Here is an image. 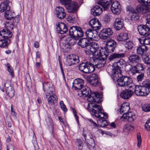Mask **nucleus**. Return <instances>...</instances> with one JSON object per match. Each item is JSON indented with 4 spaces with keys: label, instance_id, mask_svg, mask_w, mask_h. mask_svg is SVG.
I'll use <instances>...</instances> for the list:
<instances>
[{
    "label": "nucleus",
    "instance_id": "obj_1",
    "mask_svg": "<svg viewBox=\"0 0 150 150\" xmlns=\"http://www.w3.org/2000/svg\"><path fill=\"white\" fill-rule=\"evenodd\" d=\"M88 108H92L91 113L93 116L99 119L97 122L98 124L102 127H104L108 125L106 120L108 118V115L106 113L101 112L102 110V106L92 103H88Z\"/></svg>",
    "mask_w": 150,
    "mask_h": 150
},
{
    "label": "nucleus",
    "instance_id": "obj_2",
    "mask_svg": "<svg viewBox=\"0 0 150 150\" xmlns=\"http://www.w3.org/2000/svg\"><path fill=\"white\" fill-rule=\"evenodd\" d=\"M79 92L81 93H78V96L81 97L82 96L84 97H87V100L88 101L91 102V103L96 104L92 102L100 103L102 102L101 95L98 93L92 92L90 88L88 87L84 86Z\"/></svg>",
    "mask_w": 150,
    "mask_h": 150
},
{
    "label": "nucleus",
    "instance_id": "obj_3",
    "mask_svg": "<svg viewBox=\"0 0 150 150\" xmlns=\"http://www.w3.org/2000/svg\"><path fill=\"white\" fill-rule=\"evenodd\" d=\"M135 94L139 96H146L149 92L150 80L146 79L143 81L142 85H137L136 87Z\"/></svg>",
    "mask_w": 150,
    "mask_h": 150
},
{
    "label": "nucleus",
    "instance_id": "obj_4",
    "mask_svg": "<svg viewBox=\"0 0 150 150\" xmlns=\"http://www.w3.org/2000/svg\"><path fill=\"white\" fill-rule=\"evenodd\" d=\"M114 81H116L118 85L120 86H128L131 83V78L129 76H123L121 73L110 75Z\"/></svg>",
    "mask_w": 150,
    "mask_h": 150
},
{
    "label": "nucleus",
    "instance_id": "obj_5",
    "mask_svg": "<svg viewBox=\"0 0 150 150\" xmlns=\"http://www.w3.org/2000/svg\"><path fill=\"white\" fill-rule=\"evenodd\" d=\"M125 64V61L123 59H121L114 64V67L112 65H109L107 69V72L110 75L121 73V69Z\"/></svg>",
    "mask_w": 150,
    "mask_h": 150
},
{
    "label": "nucleus",
    "instance_id": "obj_6",
    "mask_svg": "<svg viewBox=\"0 0 150 150\" xmlns=\"http://www.w3.org/2000/svg\"><path fill=\"white\" fill-rule=\"evenodd\" d=\"M99 57L95 56L92 62L93 66H95L98 68H100L104 66L106 63L105 59L108 56V54L105 52L98 54Z\"/></svg>",
    "mask_w": 150,
    "mask_h": 150
},
{
    "label": "nucleus",
    "instance_id": "obj_7",
    "mask_svg": "<svg viewBox=\"0 0 150 150\" xmlns=\"http://www.w3.org/2000/svg\"><path fill=\"white\" fill-rule=\"evenodd\" d=\"M72 0H60L62 5H64L69 13H74L77 10V4Z\"/></svg>",
    "mask_w": 150,
    "mask_h": 150
},
{
    "label": "nucleus",
    "instance_id": "obj_8",
    "mask_svg": "<svg viewBox=\"0 0 150 150\" xmlns=\"http://www.w3.org/2000/svg\"><path fill=\"white\" fill-rule=\"evenodd\" d=\"M82 135L85 139V141L87 143L86 146L90 148L89 146L94 147L95 146V142L93 139V136L91 133L87 129H83Z\"/></svg>",
    "mask_w": 150,
    "mask_h": 150
},
{
    "label": "nucleus",
    "instance_id": "obj_9",
    "mask_svg": "<svg viewBox=\"0 0 150 150\" xmlns=\"http://www.w3.org/2000/svg\"><path fill=\"white\" fill-rule=\"evenodd\" d=\"M142 5H139L136 9L139 13H147L150 12V0H143Z\"/></svg>",
    "mask_w": 150,
    "mask_h": 150
},
{
    "label": "nucleus",
    "instance_id": "obj_10",
    "mask_svg": "<svg viewBox=\"0 0 150 150\" xmlns=\"http://www.w3.org/2000/svg\"><path fill=\"white\" fill-rule=\"evenodd\" d=\"M70 36H74L77 38L83 37L84 32L82 28L77 26H72L70 27L69 31Z\"/></svg>",
    "mask_w": 150,
    "mask_h": 150
},
{
    "label": "nucleus",
    "instance_id": "obj_11",
    "mask_svg": "<svg viewBox=\"0 0 150 150\" xmlns=\"http://www.w3.org/2000/svg\"><path fill=\"white\" fill-rule=\"evenodd\" d=\"M117 46V42L114 40L112 39L108 40L106 42L103 51L106 53H111L114 52Z\"/></svg>",
    "mask_w": 150,
    "mask_h": 150
},
{
    "label": "nucleus",
    "instance_id": "obj_12",
    "mask_svg": "<svg viewBox=\"0 0 150 150\" xmlns=\"http://www.w3.org/2000/svg\"><path fill=\"white\" fill-rule=\"evenodd\" d=\"M66 64L69 66H71L79 63V62L78 56L73 54H70L66 57Z\"/></svg>",
    "mask_w": 150,
    "mask_h": 150
},
{
    "label": "nucleus",
    "instance_id": "obj_13",
    "mask_svg": "<svg viewBox=\"0 0 150 150\" xmlns=\"http://www.w3.org/2000/svg\"><path fill=\"white\" fill-rule=\"evenodd\" d=\"M4 86L8 96L11 98L13 97L15 95V90L13 86L11 84L10 81H6L4 83Z\"/></svg>",
    "mask_w": 150,
    "mask_h": 150
},
{
    "label": "nucleus",
    "instance_id": "obj_14",
    "mask_svg": "<svg viewBox=\"0 0 150 150\" xmlns=\"http://www.w3.org/2000/svg\"><path fill=\"white\" fill-rule=\"evenodd\" d=\"M137 29L140 35L147 36L150 34V28L148 24L141 25L138 26Z\"/></svg>",
    "mask_w": 150,
    "mask_h": 150
},
{
    "label": "nucleus",
    "instance_id": "obj_15",
    "mask_svg": "<svg viewBox=\"0 0 150 150\" xmlns=\"http://www.w3.org/2000/svg\"><path fill=\"white\" fill-rule=\"evenodd\" d=\"M126 10L130 16L131 19L132 20L137 21L139 18V13L136 10L131 6H127Z\"/></svg>",
    "mask_w": 150,
    "mask_h": 150
},
{
    "label": "nucleus",
    "instance_id": "obj_16",
    "mask_svg": "<svg viewBox=\"0 0 150 150\" xmlns=\"http://www.w3.org/2000/svg\"><path fill=\"white\" fill-rule=\"evenodd\" d=\"M89 46L90 47H89V48L91 49L92 51L94 52L95 53L94 55L95 56L99 57V56H98V54L104 52V50L103 49H100L99 47L98 44L95 42L91 43H90Z\"/></svg>",
    "mask_w": 150,
    "mask_h": 150
},
{
    "label": "nucleus",
    "instance_id": "obj_17",
    "mask_svg": "<svg viewBox=\"0 0 150 150\" xmlns=\"http://www.w3.org/2000/svg\"><path fill=\"white\" fill-rule=\"evenodd\" d=\"M84 81L83 79L78 78L74 81L72 88L75 90H81L84 87Z\"/></svg>",
    "mask_w": 150,
    "mask_h": 150
},
{
    "label": "nucleus",
    "instance_id": "obj_18",
    "mask_svg": "<svg viewBox=\"0 0 150 150\" xmlns=\"http://www.w3.org/2000/svg\"><path fill=\"white\" fill-rule=\"evenodd\" d=\"M46 98L50 105H54L58 101L57 97L54 93V92L49 94H46Z\"/></svg>",
    "mask_w": 150,
    "mask_h": 150
},
{
    "label": "nucleus",
    "instance_id": "obj_19",
    "mask_svg": "<svg viewBox=\"0 0 150 150\" xmlns=\"http://www.w3.org/2000/svg\"><path fill=\"white\" fill-rule=\"evenodd\" d=\"M113 30L110 28L103 29L99 34L101 39L105 40L111 35L113 33Z\"/></svg>",
    "mask_w": 150,
    "mask_h": 150
},
{
    "label": "nucleus",
    "instance_id": "obj_20",
    "mask_svg": "<svg viewBox=\"0 0 150 150\" xmlns=\"http://www.w3.org/2000/svg\"><path fill=\"white\" fill-rule=\"evenodd\" d=\"M112 2L111 7V9L112 12L115 14H119L121 11V6L120 3L117 1H113Z\"/></svg>",
    "mask_w": 150,
    "mask_h": 150
},
{
    "label": "nucleus",
    "instance_id": "obj_21",
    "mask_svg": "<svg viewBox=\"0 0 150 150\" xmlns=\"http://www.w3.org/2000/svg\"><path fill=\"white\" fill-rule=\"evenodd\" d=\"M136 118L135 114L131 112H129L127 114H123L120 117L121 120L125 121L126 120L130 122H133L136 120Z\"/></svg>",
    "mask_w": 150,
    "mask_h": 150
},
{
    "label": "nucleus",
    "instance_id": "obj_22",
    "mask_svg": "<svg viewBox=\"0 0 150 150\" xmlns=\"http://www.w3.org/2000/svg\"><path fill=\"white\" fill-rule=\"evenodd\" d=\"M43 89L45 93L49 94L54 92V89L53 85L47 82L43 83Z\"/></svg>",
    "mask_w": 150,
    "mask_h": 150
},
{
    "label": "nucleus",
    "instance_id": "obj_23",
    "mask_svg": "<svg viewBox=\"0 0 150 150\" xmlns=\"http://www.w3.org/2000/svg\"><path fill=\"white\" fill-rule=\"evenodd\" d=\"M129 63L133 65L140 63L141 61V57L137 54H132L129 57Z\"/></svg>",
    "mask_w": 150,
    "mask_h": 150
},
{
    "label": "nucleus",
    "instance_id": "obj_24",
    "mask_svg": "<svg viewBox=\"0 0 150 150\" xmlns=\"http://www.w3.org/2000/svg\"><path fill=\"white\" fill-rule=\"evenodd\" d=\"M55 13L57 16L60 19L64 18L66 16V13L64 8L60 6L56 8Z\"/></svg>",
    "mask_w": 150,
    "mask_h": 150
},
{
    "label": "nucleus",
    "instance_id": "obj_25",
    "mask_svg": "<svg viewBox=\"0 0 150 150\" xmlns=\"http://www.w3.org/2000/svg\"><path fill=\"white\" fill-rule=\"evenodd\" d=\"M56 29L57 33L61 34L66 33L68 30L66 25L63 23H58Z\"/></svg>",
    "mask_w": 150,
    "mask_h": 150
},
{
    "label": "nucleus",
    "instance_id": "obj_26",
    "mask_svg": "<svg viewBox=\"0 0 150 150\" xmlns=\"http://www.w3.org/2000/svg\"><path fill=\"white\" fill-rule=\"evenodd\" d=\"M3 39L0 40V48L8 49V46L11 43L10 38H2Z\"/></svg>",
    "mask_w": 150,
    "mask_h": 150
},
{
    "label": "nucleus",
    "instance_id": "obj_27",
    "mask_svg": "<svg viewBox=\"0 0 150 150\" xmlns=\"http://www.w3.org/2000/svg\"><path fill=\"white\" fill-rule=\"evenodd\" d=\"M97 34V31L92 29L87 30L85 33L86 38L93 39L95 38Z\"/></svg>",
    "mask_w": 150,
    "mask_h": 150
},
{
    "label": "nucleus",
    "instance_id": "obj_28",
    "mask_svg": "<svg viewBox=\"0 0 150 150\" xmlns=\"http://www.w3.org/2000/svg\"><path fill=\"white\" fill-rule=\"evenodd\" d=\"M134 92L131 90L125 89L120 94L121 97L124 99H128L133 95Z\"/></svg>",
    "mask_w": 150,
    "mask_h": 150
},
{
    "label": "nucleus",
    "instance_id": "obj_29",
    "mask_svg": "<svg viewBox=\"0 0 150 150\" xmlns=\"http://www.w3.org/2000/svg\"><path fill=\"white\" fill-rule=\"evenodd\" d=\"M10 2L8 0H6L1 3L0 4V12L1 13L6 12L8 10H10Z\"/></svg>",
    "mask_w": 150,
    "mask_h": 150
},
{
    "label": "nucleus",
    "instance_id": "obj_30",
    "mask_svg": "<svg viewBox=\"0 0 150 150\" xmlns=\"http://www.w3.org/2000/svg\"><path fill=\"white\" fill-rule=\"evenodd\" d=\"M78 44L82 47H88L90 45V41L86 38H84L79 40Z\"/></svg>",
    "mask_w": 150,
    "mask_h": 150
},
{
    "label": "nucleus",
    "instance_id": "obj_31",
    "mask_svg": "<svg viewBox=\"0 0 150 150\" xmlns=\"http://www.w3.org/2000/svg\"><path fill=\"white\" fill-rule=\"evenodd\" d=\"M130 109L129 104L128 103H123L121 105L120 110V113L121 114H127V112Z\"/></svg>",
    "mask_w": 150,
    "mask_h": 150
},
{
    "label": "nucleus",
    "instance_id": "obj_32",
    "mask_svg": "<svg viewBox=\"0 0 150 150\" xmlns=\"http://www.w3.org/2000/svg\"><path fill=\"white\" fill-rule=\"evenodd\" d=\"M148 48L144 45H141L137 49V53L139 55L142 56L144 53H146Z\"/></svg>",
    "mask_w": 150,
    "mask_h": 150
},
{
    "label": "nucleus",
    "instance_id": "obj_33",
    "mask_svg": "<svg viewBox=\"0 0 150 150\" xmlns=\"http://www.w3.org/2000/svg\"><path fill=\"white\" fill-rule=\"evenodd\" d=\"M89 82L92 86H96L98 83V75L96 74H93L90 76Z\"/></svg>",
    "mask_w": 150,
    "mask_h": 150
},
{
    "label": "nucleus",
    "instance_id": "obj_34",
    "mask_svg": "<svg viewBox=\"0 0 150 150\" xmlns=\"http://www.w3.org/2000/svg\"><path fill=\"white\" fill-rule=\"evenodd\" d=\"M124 25L121 21V18H116L114 23L115 28L117 30H120L123 27Z\"/></svg>",
    "mask_w": 150,
    "mask_h": 150
},
{
    "label": "nucleus",
    "instance_id": "obj_35",
    "mask_svg": "<svg viewBox=\"0 0 150 150\" xmlns=\"http://www.w3.org/2000/svg\"><path fill=\"white\" fill-rule=\"evenodd\" d=\"M129 38V36L126 33H122L116 36V40L118 41H126L125 40Z\"/></svg>",
    "mask_w": 150,
    "mask_h": 150
},
{
    "label": "nucleus",
    "instance_id": "obj_36",
    "mask_svg": "<svg viewBox=\"0 0 150 150\" xmlns=\"http://www.w3.org/2000/svg\"><path fill=\"white\" fill-rule=\"evenodd\" d=\"M103 12L102 8L99 6L96 5L94 6L91 9V13L94 16H97L101 14Z\"/></svg>",
    "mask_w": 150,
    "mask_h": 150
},
{
    "label": "nucleus",
    "instance_id": "obj_37",
    "mask_svg": "<svg viewBox=\"0 0 150 150\" xmlns=\"http://www.w3.org/2000/svg\"><path fill=\"white\" fill-rule=\"evenodd\" d=\"M125 68L127 71L132 75H134L136 73H138L135 65L132 66V65L129 64L127 65Z\"/></svg>",
    "mask_w": 150,
    "mask_h": 150
},
{
    "label": "nucleus",
    "instance_id": "obj_38",
    "mask_svg": "<svg viewBox=\"0 0 150 150\" xmlns=\"http://www.w3.org/2000/svg\"><path fill=\"white\" fill-rule=\"evenodd\" d=\"M125 56V54L123 53H113L110 55L109 58V59L110 61H112L115 59L122 58Z\"/></svg>",
    "mask_w": 150,
    "mask_h": 150
},
{
    "label": "nucleus",
    "instance_id": "obj_39",
    "mask_svg": "<svg viewBox=\"0 0 150 150\" xmlns=\"http://www.w3.org/2000/svg\"><path fill=\"white\" fill-rule=\"evenodd\" d=\"M86 69H87V70H85V71L84 73L86 74L91 73L94 71L95 69L93 63H92L90 62H87V63Z\"/></svg>",
    "mask_w": 150,
    "mask_h": 150
},
{
    "label": "nucleus",
    "instance_id": "obj_40",
    "mask_svg": "<svg viewBox=\"0 0 150 150\" xmlns=\"http://www.w3.org/2000/svg\"><path fill=\"white\" fill-rule=\"evenodd\" d=\"M70 36L67 38L66 40L68 41L67 44L69 46H71L77 42V40L76 37L74 36Z\"/></svg>",
    "mask_w": 150,
    "mask_h": 150
},
{
    "label": "nucleus",
    "instance_id": "obj_41",
    "mask_svg": "<svg viewBox=\"0 0 150 150\" xmlns=\"http://www.w3.org/2000/svg\"><path fill=\"white\" fill-rule=\"evenodd\" d=\"M15 14L14 12L10 11L9 10L6 11L4 14L6 18L8 20H10L14 17Z\"/></svg>",
    "mask_w": 150,
    "mask_h": 150
},
{
    "label": "nucleus",
    "instance_id": "obj_42",
    "mask_svg": "<svg viewBox=\"0 0 150 150\" xmlns=\"http://www.w3.org/2000/svg\"><path fill=\"white\" fill-rule=\"evenodd\" d=\"M87 62H82L78 66V68L79 70L83 72L84 73L85 70H87L86 67L87 66Z\"/></svg>",
    "mask_w": 150,
    "mask_h": 150
},
{
    "label": "nucleus",
    "instance_id": "obj_43",
    "mask_svg": "<svg viewBox=\"0 0 150 150\" xmlns=\"http://www.w3.org/2000/svg\"><path fill=\"white\" fill-rule=\"evenodd\" d=\"M6 28L3 30H6V31L11 32V30L13 29L14 25L12 22L7 23L6 24Z\"/></svg>",
    "mask_w": 150,
    "mask_h": 150
},
{
    "label": "nucleus",
    "instance_id": "obj_44",
    "mask_svg": "<svg viewBox=\"0 0 150 150\" xmlns=\"http://www.w3.org/2000/svg\"><path fill=\"white\" fill-rule=\"evenodd\" d=\"M135 66L138 73H139L144 71V68L143 64L139 63L135 64Z\"/></svg>",
    "mask_w": 150,
    "mask_h": 150
},
{
    "label": "nucleus",
    "instance_id": "obj_45",
    "mask_svg": "<svg viewBox=\"0 0 150 150\" xmlns=\"http://www.w3.org/2000/svg\"><path fill=\"white\" fill-rule=\"evenodd\" d=\"M124 44L125 45V47L128 49H131L134 46V44L132 41L130 40L125 41Z\"/></svg>",
    "mask_w": 150,
    "mask_h": 150
},
{
    "label": "nucleus",
    "instance_id": "obj_46",
    "mask_svg": "<svg viewBox=\"0 0 150 150\" xmlns=\"http://www.w3.org/2000/svg\"><path fill=\"white\" fill-rule=\"evenodd\" d=\"M85 53L91 57L90 58H92V59L93 60L94 58H95V56H94L95 53H94V52L91 51V49L89 48V49H87L85 50Z\"/></svg>",
    "mask_w": 150,
    "mask_h": 150
},
{
    "label": "nucleus",
    "instance_id": "obj_47",
    "mask_svg": "<svg viewBox=\"0 0 150 150\" xmlns=\"http://www.w3.org/2000/svg\"><path fill=\"white\" fill-rule=\"evenodd\" d=\"M101 24L99 22V20L96 23L95 25L93 27H92V28L93 30H96V31L97 30H98L101 27Z\"/></svg>",
    "mask_w": 150,
    "mask_h": 150
},
{
    "label": "nucleus",
    "instance_id": "obj_48",
    "mask_svg": "<svg viewBox=\"0 0 150 150\" xmlns=\"http://www.w3.org/2000/svg\"><path fill=\"white\" fill-rule=\"evenodd\" d=\"M137 85H135L132 82V81L131 79V83H130L128 86H128V88L132 90L134 89V92L135 93V91L136 89V88Z\"/></svg>",
    "mask_w": 150,
    "mask_h": 150
},
{
    "label": "nucleus",
    "instance_id": "obj_49",
    "mask_svg": "<svg viewBox=\"0 0 150 150\" xmlns=\"http://www.w3.org/2000/svg\"><path fill=\"white\" fill-rule=\"evenodd\" d=\"M142 110L145 112L150 111V104H144L142 106Z\"/></svg>",
    "mask_w": 150,
    "mask_h": 150
},
{
    "label": "nucleus",
    "instance_id": "obj_50",
    "mask_svg": "<svg viewBox=\"0 0 150 150\" xmlns=\"http://www.w3.org/2000/svg\"><path fill=\"white\" fill-rule=\"evenodd\" d=\"M46 122L47 125L49 127L50 126L52 127L53 129V123L52 119L51 118L48 117L46 119Z\"/></svg>",
    "mask_w": 150,
    "mask_h": 150
},
{
    "label": "nucleus",
    "instance_id": "obj_51",
    "mask_svg": "<svg viewBox=\"0 0 150 150\" xmlns=\"http://www.w3.org/2000/svg\"><path fill=\"white\" fill-rule=\"evenodd\" d=\"M137 147H140L142 143V138L140 133L138 132L137 133Z\"/></svg>",
    "mask_w": 150,
    "mask_h": 150
},
{
    "label": "nucleus",
    "instance_id": "obj_52",
    "mask_svg": "<svg viewBox=\"0 0 150 150\" xmlns=\"http://www.w3.org/2000/svg\"><path fill=\"white\" fill-rule=\"evenodd\" d=\"M98 19L97 18H94L92 19L89 22V24L91 28L95 25L96 23L98 21Z\"/></svg>",
    "mask_w": 150,
    "mask_h": 150
},
{
    "label": "nucleus",
    "instance_id": "obj_53",
    "mask_svg": "<svg viewBox=\"0 0 150 150\" xmlns=\"http://www.w3.org/2000/svg\"><path fill=\"white\" fill-rule=\"evenodd\" d=\"M59 105L61 108L64 112H66L67 111V109L62 101H60Z\"/></svg>",
    "mask_w": 150,
    "mask_h": 150
},
{
    "label": "nucleus",
    "instance_id": "obj_54",
    "mask_svg": "<svg viewBox=\"0 0 150 150\" xmlns=\"http://www.w3.org/2000/svg\"><path fill=\"white\" fill-rule=\"evenodd\" d=\"M103 20L106 23H109L110 21V15H105L103 18Z\"/></svg>",
    "mask_w": 150,
    "mask_h": 150
},
{
    "label": "nucleus",
    "instance_id": "obj_55",
    "mask_svg": "<svg viewBox=\"0 0 150 150\" xmlns=\"http://www.w3.org/2000/svg\"><path fill=\"white\" fill-rule=\"evenodd\" d=\"M125 129L127 130H133L134 129L133 126L131 125L126 124L125 125L124 127Z\"/></svg>",
    "mask_w": 150,
    "mask_h": 150
},
{
    "label": "nucleus",
    "instance_id": "obj_56",
    "mask_svg": "<svg viewBox=\"0 0 150 150\" xmlns=\"http://www.w3.org/2000/svg\"><path fill=\"white\" fill-rule=\"evenodd\" d=\"M7 70L9 73L13 77L14 76V73L13 71V69L12 67L10 66L9 64H8L7 65Z\"/></svg>",
    "mask_w": 150,
    "mask_h": 150
},
{
    "label": "nucleus",
    "instance_id": "obj_57",
    "mask_svg": "<svg viewBox=\"0 0 150 150\" xmlns=\"http://www.w3.org/2000/svg\"><path fill=\"white\" fill-rule=\"evenodd\" d=\"M78 147L79 150H90V148H88V146H83H83L81 144L78 145Z\"/></svg>",
    "mask_w": 150,
    "mask_h": 150
},
{
    "label": "nucleus",
    "instance_id": "obj_58",
    "mask_svg": "<svg viewBox=\"0 0 150 150\" xmlns=\"http://www.w3.org/2000/svg\"><path fill=\"white\" fill-rule=\"evenodd\" d=\"M67 21L69 23H74L76 21V19L74 16H70L67 19Z\"/></svg>",
    "mask_w": 150,
    "mask_h": 150
},
{
    "label": "nucleus",
    "instance_id": "obj_59",
    "mask_svg": "<svg viewBox=\"0 0 150 150\" xmlns=\"http://www.w3.org/2000/svg\"><path fill=\"white\" fill-rule=\"evenodd\" d=\"M144 74L142 73L138 75L137 77V79L138 82L141 81L144 78Z\"/></svg>",
    "mask_w": 150,
    "mask_h": 150
},
{
    "label": "nucleus",
    "instance_id": "obj_60",
    "mask_svg": "<svg viewBox=\"0 0 150 150\" xmlns=\"http://www.w3.org/2000/svg\"><path fill=\"white\" fill-rule=\"evenodd\" d=\"M70 47L66 44L65 46L64 47H62V49L64 50V52H66L70 51L71 49Z\"/></svg>",
    "mask_w": 150,
    "mask_h": 150
},
{
    "label": "nucleus",
    "instance_id": "obj_61",
    "mask_svg": "<svg viewBox=\"0 0 150 150\" xmlns=\"http://www.w3.org/2000/svg\"><path fill=\"white\" fill-rule=\"evenodd\" d=\"M145 126L146 130L150 131V120L149 119L146 122Z\"/></svg>",
    "mask_w": 150,
    "mask_h": 150
},
{
    "label": "nucleus",
    "instance_id": "obj_62",
    "mask_svg": "<svg viewBox=\"0 0 150 150\" xmlns=\"http://www.w3.org/2000/svg\"><path fill=\"white\" fill-rule=\"evenodd\" d=\"M144 62L147 64L150 65V58L147 56H146L143 60Z\"/></svg>",
    "mask_w": 150,
    "mask_h": 150
},
{
    "label": "nucleus",
    "instance_id": "obj_63",
    "mask_svg": "<svg viewBox=\"0 0 150 150\" xmlns=\"http://www.w3.org/2000/svg\"><path fill=\"white\" fill-rule=\"evenodd\" d=\"M36 62H40V56L41 55V54L40 52L37 51L36 52Z\"/></svg>",
    "mask_w": 150,
    "mask_h": 150
},
{
    "label": "nucleus",
    "instance_id": "obj_64",
    "mask_svg": "<svg viewBox=\"0 0 150 150\" xmlns=\"http://www.w3.org/2000/svg\"><path fill=\"white\" fill-rule=\"evenodd\" d=\"M13 22L15 23H17L19 21L20 18L18 16H15V15L14 17H13Z\"/></svg>",
    "mask_w": 150,
    "mask_h": 150
}]
</instances>
